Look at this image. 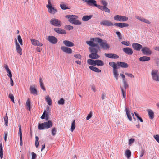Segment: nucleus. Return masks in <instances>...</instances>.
<instances>
[{
  "label": "nucleus",
  "instance_id": "864d4df0",
  "mask_svg": "<svg viewBox=\"0 0 159 159\" xmlns=\"http://www.w3.org/2000/svg\"><path fill=\"white\" fill-rule=\"evenodd\" d=\"M57 130L55 128H52V134L53 136H54L56 133Z\"/></svg>",
  "mask_w": 159,
  "mask_h": 159
},
{
  "label": "nucleus",
  "instance_id": "3c124183",
  "mask_svg": "<svg viewBox=\"0 0 159 159\" xmlns=\"http://www.w3.org/2000/svg\"><path fill=\"white\" fill-rule=\"evenodd\" d=\"M101 3L103 5V6H107V3L105 0H102L101 1Z\"/></svg>",
  "mask_w": 159,
  "mask_h": 159
},
{
  "label": "nucleus",
  "instance_id": "20e7f679",
  "mask_svg": "<svg viewBox=\"0 0 159 159\" xmlns=\"http://www.w3.org/2000/svg\"><path fill=\"white\" fill-rule=\"evenodd\" d=\"M95 39L96 41H97L98 43H100V46L102 47L103 49L107 50L109 49L110 46L107 43L106 40H103L98 38H95Z\"/></svg>",
  "mask_w": 159,
  "mask_h": 159
},
{
  "label": "nucleus",
  "instance_id": "7c9ffc66",
  "mask_svg": "<svg viewBox=\"0 0 159 159\" xmlns=\"http://www.w3.org/2000/svg\"><path fill=\"white\" fill-rule=\"evenodd\" d=\"M89 68L92 70L95 71L96 72L99 73V72H100L101 71V70H100L98 69L97 67L93 66H89Z\"/></svg>",
  "mask_w": 159,
  "mask_h": 159
},
{
  "label": "nucleus",
  "instance_id": "338daca9",
  "mask_svg": "<svg viewBox=\"0 0 159 159\" xmlns=\"http://www.w3.org/2000/svg\"><path fill=\"white\" fill-rule=\"evenodd\" d=\"M144 153H145L144 150L142 149L140 152V157H143V156Z\"/></svg>",
  "mask_w": 159,
  "mask_h": 159
},
{
  "label": "nucleus",
  "instance_id": "a211bd4d",
  "mask_svg": "<svg viewBox=\"0 0 159 159\" xmlns=\"http://www.w3.org/2000/svg\"><path fill=\"white\" fill-rule=\"evenodd\" d=\"M123 51L125 53L128 55H132L133 53L132 49L129 47L124 48L123 49Z\"/></svg>",
  "mask_w": 159,
  "mask_h": 159
},
{
  "label": "nucleus",
  "instance_id": "09e8293b",
  "mask_svg": "<svg viewBox=\"0 0 159 159\" xmlns=\"http://www.w3.org/2000/svg\"><path fill=\"white\" fill-rule=\"evenodd\" d=\"M61 8L63 10H66L68 9V8L66 6V5L64 4H61L60 5Z\"/></svg>",
  "mask_w": 159,
  "mask_h": 159
},
{
  "label": "nucleus",
  "instance_id": "c03bdc74",
  "mask_svg": "<svg viewBox=\"0 0 159 159\" xmlns=\"http://www.w3.org/2000/svg\"><path fill=\"white\" fill-rule=\"evenodd\" d=\"M121 43L122 44L126 46H129L130 45V42L128 41H123L121 42Z\"/></svg>",
  "mask_w": 159,
  "mask_h": 159
},
{
  "label": "nucleus",
  "instance_id": "f03ea898",
  "mask_svg": "<svg viewBox=\"0 0 159 159\" xmlns=\"http://www.w3.org/2000/svg\"><path fill=\"white\" fill-rule=\"evenodd\" d=\"M86 43L92 47L89 48V50L91 53H97L99 48V45L95 44L91 41H87L86 42Z\"/></svg>",
  "mask_w": 159,
  "mask_h": 159
},
{
  "label": "nucleus",
  "instance_id": "a878e982",
  "mask_svg": "<svg viewBox=\"0 0 159 159\" xmlns=\"http://www.w3.org/2000/svg\"><path fill=\"white\" fill-rule=\"evenodd\" d=\"M63 43L66 46L71 47L74 46V44L72 42L68 40H64Z\"/></svg>",
  "mask_w": 159,
  "mask_h": 159
},
{
  "label": "nucleus",
  "instance_id": "6ab92c4d",
  "mask_svg": "<svg viewBox=\"0 0 159 159\" xmlns=\"http://www.w3.org/2000/svg\"><path fill=\"white\" fill-rule=\"evenodd\" d=\"M105 56L111 58L117 59L119 58L118 55L113 53H105Z\"/></svg>",
  "mask_w": 159,
  "mask_h": 159
},
{
  "label": "nucleus",
  "instance_id": "8fccbe9b",
  "mask_svg": "<svg viewBox=\"0 0 159 159\" xmlns=\"http://www.w3.org/2000/svg\"><path fill=\"white\" fill-rule=\"evenodd\" d=\"M134 114L135 116L141 122H143V120L142 118L139 116V115L135 112H134Z\"/></svg>",
  "mask_w": 159,
  "mask_h": 159
},
{
  "label": "nucleus",
  "instance_id": "412c9836",
  "mask_svg": "<svg viewBox=\"0 0 159 159\" xmlns=\"http://www.w3.org/2000/svg\"><path fill=\"white\" fill-rule=\"evenodd\" d=\"M98 8L102 11H104L106 12L109 13L110 12V10L107 7V6H102L99 5L98 6Z\"/></svg>",
  "mask_w": 159,
  "mask_h": 159
},
{
  "label": "nucleus",
  "instance_id": "49530a36",
  "mask_svg": "<svg viewBox=\"0 0 159 159\" xmlns=\"http://www.w3.org/2000/svg\"><path fill=\"white\" fill-rule=\"evenodd\" d=\"M65 28L66 29L68 30H72L73 29V27L72 26L67 25L65 26Z\"/></svg>",
  "mask_w": 159,
  "mask_h": 159
},
{
  "label": "nucleus",
  "instance_id": "9b49d317",
  "mask_svg": "<svg viewBox=\"0 0 159 159\" xmlns=\"http://www.w3.org/2000/svg\"><path fill=\"white\" fill-rule=\"evenodd\" d=\"M87 3L88 4L91 6H94L98 8V5L96 4L97 2L95 0H82Z\"/></svg>",
  "mask_w": 159,
  "mask_h": 159
},
{
  "label": "nucleus",
  "instance_id": "cd10ccee",
  "mask_svg": "<svg viewBox=\"0 0 159 159\" xmlns=\"http://www.w3.org/2000/svg\"><path fill=\"white\" fill-rule=\"evenodd\" d=\"M30 91L31 93L33 94H37V90L34 85L30 86Z\"/></svg>",
  "mask_w": 159,
  "mask_h": 159
},
{
  "label": "nucleus",
  "instance_id": "2eb2a0df",
  "mask_svg": "<svg viewBox=\"0 0 159 159\" xmlns=\"http://www.w3.org/2000/svg\"><path fill=\"white\" fill-rule=\"evenodd\" d=\"M30 40L31 42V43L34 45L39 46H43L42 43L40 42L38 40H35L33 39H31Z\"/></svg>",
  "mask_w": 159,
  "mask_h": 159
},
{
  "label": "nucleus",
  "instance_id": "1a4fd4ad",
  "mask_svg": "<svg viewBox=\"0 0 159 159\" xmlns=\"http://www.w3.org/2000/svg\"><path fill=\"white\" fill-rule=\"evenodd\" d=\"M141 51L144 55H150L152 53V52L148 47H144L142 48Z\"/></svg>",
  "mask_w": 159,
  "mask_h": 159
},
{
  "label": "nucleus",
  "instance_id": "4d7b16f0",
  "mask_svg": "<svg viewBox=\"0 0 159 159\" xmlns=\"http://www.w3.org/2000/svg\"><path fill=\"white\" fill-rule=\"evenodd\" d=\"M135 141V139L133 138H131L129 140V144L131 145Z\"/></svg>",
  "mask_w": 159,
  "mask_h": 159
},
{
  "label": "nucleus",
  "instance_id": "680f3d73",
  "mask_svg": "<svg viewBox=\"0 0 159 159\" xmlns=\"http://www.w3.org/2000/svg\"><path fill=\"white\" fill-rule=\"evenodd\" d=\"M92 116V112L91 111H90L89 114L88 115L87 117H86V120H89L90 119Z\"/></svg>",
  "mask_w": 159,
  "mask_h": 159
},
{
  "label": "nucleus",
  "instance_id": "aec40b11",
  "mask_svg": "<svg viewBox=\"0 0 159 159\" xmlns=\"http://www.w3.org/2000/svg\"><path fill=\"white\" fill-rule=\"evenodd\" d=\"M114 25L120 28L127 27L129 26L128 24L124 23H115L114 24Z\"/></svg>",
  "mask_w": 159,
  "mask_h": 159
},
{
  "label": "nucleus",
  "instance_id": "5fc2aeb1",
  "mask_svg": "<svg viewBox=\"0 0 159 159\" xmlns=\"http://www.w3.org/2000/svg\"><path fill=\"white\" fill-rule=\"evenodd\" d=\"M124 87L125 89H126L128 87V85L126 82V80H124V81H123Z\"/></svg>",
  "mask_w": 159,
  "mask_h": 159
},
{
  "label": "nucleus",
  "instance_id": "58836bf2",
  "mask_svg": "<svg viewBox=\"0 0 159 159\" xmlns=\"http://www.w3.org/2000/svg\"><path fill=\"white\" fill-rule=\"evenodd\" d=\"M117 69L113 70V75L116 80H117L118 79V76L119 75V74L118 73V71Z\"/></svg>",
  "mask_w": 159,
  "mask_h": 159
},
{
  "label": "nucleus",
  "instance_id": "5701e85b",
  "mask_svg": "<svg viewBox=\"0 0 159 159\" xmlns=\"http://www.w3.org/2000/svg\"><path fill=\"white\" fill-rule=\"evenodd\" d=\"M89 57L92 59H96L100 57V56L97 53H91L89 55Z\"/></svg>",
  "mask_w": 159,
  "mask_h": 159
},
{
  "label": "nucleus",
  "instance_id": "f8f14e48",
  "mask_svg": "<svg viewBox=\"0 0 159 159\" xmlns=\"http://www.w3.org/2000/svg\"><path fill=\"white\" fill-rule=\"evenodd\" d=\"M15 45L17 52L20 55L22 54V50L21 48L20 47V45L17 41L16 39Z\"/></svg>",
  "mask_w": 159,
  "mask_h": 159
},
{
  "label": "nucleus",
  "instance_id": "6e6d98bb",
  "mask_svg": "<svg viewBox=\"0 0 159 159\" xmlns=\"http://www.w3.org/2000/svg\"><path fill=\"white\" fill-rule=\"evenodd\" d=\"M153 137L156 141L159 143V135L158 134L154 135Z\"/></svg>",
  "mask_w": 159,
  "mask_h": 159
},
{
  "label": "nucleus",
  "instance_id": "c9c22d12",
  "mask_svg": "<svg viewBox=\"0 0 159 159\" xmlns=\"http://www.w3.org/2000/svg\"><path fill=\"white\" fill-rule=\"evenodd\" d=\"M92 17V16L89 15V16H83L82 18V20L85 21H86L89 20V19H90Z\"/></svg>",
  "mask_w": 159,
  "mask_h": 159
},
{
  "label": "nucleus",
  "instance_id": "2f4dec72",
  "mask_svg": "<svg viewBox=\"0 0 159 159\" xmlns=\"http://www.w3.org/2000/svg\"><path fill=\"white\" fill-rule=\"evenodd\" d=\"M39 81L40 83V85L42 89H43V91H45L46 89L44 86L43 81L41 77H39Z\"/></svg>",
  "mask_w": 159,
  "mask_h": 159
},
{
  "label": "nucleus",
  "instance_id": "b1692460",
  "mask_svg": "<svg viewBox=\"0 0 159 159\" xmlns=\"http://www.w3.org/2000/svg\"><path fill=\"white\" fill-rule=\"evenodd\" d=\"M135 17L136 19H138L140 21L144 22L146 23L149 24L150 23V22L148 20L146 19L145 18H144L143 17H141L136 16Z\"/></svg>",
  "mask_w": 159,
  "mask_h": 159
},
{
  "label": "nucleus",
  "instance_id": "c85d7f7f",
  "mask_svg": "<svg viewBox=\"0 0 159 159\" xmlns=\"http://www.w3.org/2000/svg\"><path fill=\"white\" fill-rule=\"evenodd\" d=\"M150 60V58L149 57L144 56L141 57L139 58V60L141 61H149Z\"/></svg>",
  "mask_w": 159,
  "mask_h": 159
},
{
  "label": "nucleus",
  "instance_id": "a18cd8bd",
  "mask_svg": "<svg viewBox=\"0 0 159 159\" xmlns=\"http://www.w3.org/2000/svg\"><path fill=\"white\" fill-rule=\"evenodd\" d=\"M35 146L36 148H38V147L39 143V138L37 136H36L35 137Z\"/></svg>",
  "mask_w": 159,
  "mask_h": 159
},
{
  "label": "nucleus",
  "instance_id": "774afa93",
  "mask_svg": "<svg viewBox=\"0 0 159 159\" xmlns=\"http://www.w3.org/2000/svg\"><path fill=\"white\" fill-rule=\"evenodd\" d=\"M0 152H3V145L2 143L0 142Z\"/></svg>",
  "mask_w": 159,
  "mask_h": 159
},
{
  "label": "nucleus",
  "instance_id": "c756f323",
  "mask_svg": "<svg viewBox=\"0 0 159 159\" xmlns=\"http://www.w3.org/2000/svg\"><path fill=\"white\" fill-rule=\"evenodd\" d=\"M149 118L151 119H153L154 117V113L153 112L151 109H148L147 110Z\"/></svg>",
  "mask_w": 159,
  "mask_h": 159
},
{
  "label": "nucleus",
  "instance_id": "7ed1b4c3",
  "mask_svg": "<svg viewBox=\"0 0 159 159\" xmlns=\"http://www.w3.org/2000/svg\"><path fill=\"white\" fill-rule=\"evenodd\" d=\"M52 126V123L51 120L44 122L38 125V128L39 130L43 129H48Z\"/></svg>",
  "mask_w": 159,
  "mask_h": 159
},
{
  "label": "nucleus",
  "instance_id": "393cba45",
  "mask_svg": "<svg viewBox=\"0 0 159 159\" xmlns=\"http://www.w3.org/2000/svg\"><path fill=\"white\" fill-rule=\"evenodd\" d=\"M48 8V12L51 14H54L57 11V10L53 7H52Z\"/></svg>",
  "mask_w": 159,
  "mask_h": 159
},
{
  "label": "nucleus",
  "instance_id": "0e129e2a",
  "mask_svg": "<svg viewBox=\"0 0 159 159\" xmlns=\"http://www.w3.org/2000/svg\"><path fill=\"white\" fill-rule=\"evenodd\" d=\"M32 159H35L37 157L36 154L34 152H32Z\"/></svg>",
  "mask_w": 159,
  "mask_h": 159
},
{
  "label": "nucleus",
  "instance_id": "ddd939ff",
  "mask_svg": "<svg viewBox=\"0 0 159 159\" xmlns=\"http://www.w3.org/2000/svg\"><path fill=\"white\" fill-rule=\"evenodd\" d=\"M54 30L57 33L60 34H65L66 33L65 30L61 28H55L54 29Z\"/></svg>",
  "mask_w": 159,
  "mask_h": 159
},
{
  "label": "nucleus",
  "instance_id": "423d86ee",
  "mask_svg": "<svg viewBox=\"0 0 159 159\" xmlns=\"http://www.w3.org/2000/svg\"><path fill=\"white\" fill-rule=\"evenodd\" d=\"M51 25L56 27H61L62 25V23L60 20L56 18H52L50 21Z\"/></svg>",
  "mask_w": 159,
  "mask_h": 159
},
{
  "label": "nucleus",
  "instance_id": "de8ad7c7",
  "mask_svg": "<svg viewBox=\"0 0 159 159\" xmlns=\"http://www.w3.org/2000/svg\"><path fill=\"white\" fill-rule=\"evenodd\" d=\"M18 41L21 45H23L22 40L21 39V37L20 35H19L17 37Z\"/></svg>",
  "mask_w": 159,
  "mask_h": 159
},
{
  "label": "nucleus",
  "instance_id": "37998d69",
  "mask_svg": "<svg viewBox=\"0 0 159 159\" xmlns=\"http://www.w3.org/2000/svg\"><path fill=\"white\" fill-rule=\"evenodd\" d=\"M75 127V121L74 120L72 123L71 126V131L72 132H73Z\"/></svg>",
  "mask_w": 159,
  "mask_h": 159
},
{
  "label": "nucleus",
  "instance_id": "473e14b6",
  "mask_svg": "<svg viewBox=\"0 0 159 159\" xmlns=\"http://www.w3.org/2000/svg\"><path fill=\"white\" fill-rule=\"evenodd\" d=\"M41 118L42 119L45 118L46 120H48V114L46 111L45 110L44 111L41 117Z\"/></svg>",
  "mask_w": 159,
  "mask_h": 159
},
{
  "label": "nucleus",
  "instance_id": "bb28decb",
  "mask_svg": "<svg viewBox=\"0 0 159 159\" xmlns=\"http://www.w3.org/2000/svg\"><path fill=\"white\" fill-rule=\"evenodd\" d=\"M19 134L20 137V145L22 146L23 145L22 137L21 126L20 125L19 126Z\"/></svg>",
  "mask_w": 159,
  "mask_h": 159
},
{
  "label": "nucleus",
  "instance_id": "4be33fe9",
  "mask_svg": "<svg viewBox=\"0 0 159 159\" xmlns=\"http://www.w3.org/2000/svg\"><path fill=\"white\" fill-rule=\"evenodd\" d=\"M118 65L121 67L126 68L129 67V65L125 62H117Z\"/></svg>",
  "mask_w": 159,
  "mask_h": 159
},
{
  "label": "nucleus",
  "instance_id": "f3484780",
  "mask_svg": "<svg viewBox=\"0 0 159 159\" xmlns=\"http://www.w3.org/2000/svg\"><path fill=\"white\" fill-rule=\"evenodd\" d=\"M125 111H126V114L128 118L129 119V120L130 121H131L132 120V116H131V114L133 116V117L134 118V115L133 113H131V114L130 113V111L126 107L125 108Z\"/></svg>",
  "mask_w": 159,
  "mask_h": 159
},
{
  "label": "nucleus",
  "instance_id": "13d9d810",
  "mask_svg": "<svg viewBox=\"0 0 159 159\" xmlns=\"http://www.w3.org/2000/svg\"><path fill=\"white\" fill-rule=\"evenodd\" d=\"M125 75H127L128 76L130 77V78H133L134 77V76L132 74L130 73H125Z\"/></svg>",
  "mask_w": 159,
  "mask_h": 159
},
{
  "label": "nucleus",
  "instance_id": "603ef678",
  "mask_svg": "<svg viewBox=\"0 0 159 159\" xmlns=\"http://www.w3.org/2000/svg\"><path fill=\"white\" fill-rule=\"evenodd\" d=\"M58 103L60 105H63L64 103V100L62 98H61L60 99V100L58 101Z\"/></svg>",
  "mask_w": 159,
  "mask_h": 159
},
{
  "label": "nucleus",
  "instance_id": "a19ab883",
  "mask_svg": "<svg viewBox=\"0 0 159 159\" xmlns=\"http://www.w3.org/2000/svg\"><path fill=\"white\" fill-rule=\"evenodd\" d=\"M46 100L48 105H51L52 104V101L50 98L48 96H47L46 98Z\"/></svg>",
  "mask_w": 159,
  "mask_h": 159
},
{
  "label": "nucleus",
  "instance_id": "0eeeda50",
  "mask_svg": "<svg viewBox=\"0 0 159 159\" xmlns=\"http://www.w3.org/2000/svg\"><path fill=\"white\" fill-rule=\"evenodd\" d=\"M115 20L120 22H124L127 21L128 18L127 17L120 15H115L114 17Z\"/></svg>",
  "mask_w": 159,
  "mask_h": 159
},
{
  "label": "nucleus",
  "instance_id": "69168bd1",
  "mask_svg": "<svg viewBox=\"0 0 159 159\" xmlns=\"http://www.w3.org/2000/svg\"><path fill=\"white\" fill-rule=\"evenodd\" d=\"M74 56L76 58L79 59H81L82 57L81 55L80 54H75Z\"/></svg>",
  "mask_w": 159,
  "mask_h": 159
},
{
  "label": "nucleus",
  "instance_id": "9d476101",
  "mask_svg": "<svg viewBox=\"0 0 159 159\" xmlns=\"http://www.w3.org/2000/svg\"><path fill=\"white\" fill-rule=\"evenodd\" d=\"M100 25H101L107 26H112L114 25L111 22L107 20H105L101 21L100 22Z\"/></svg>",
  "mask_w": 159,
  "mask_h": 159
},
{
  "label": "nucleus",
  "instance_id": "39448f33",
  "mask_svg": "<svg viewBox=\"0 0 159 159\" xmlns=\"http://www.w3.org/2000/svg\"><path fill=\"white\" fill-rule=\"evenodd\" d=\"M151 75L153 80L157 82H159V72L158 70L156 69L152 70Z\"/></svg>",
  "mask_w": 159,
  "mask_h": 159
},
{
  "label": "nucleus",
  "instance_id": "bf43d9fd",
  "mask_svg": "<svg viewBox=\"0 0 159 159\" xmlns=\"http://www.w3.org/2000/svg\"><path fill=\"white\" fill-rule=\"evenodd\" d=\"M121 91L122 92L123 96L124 98H125V97L126 96V93L125 92L123 89L122 87H121Z\"/></svg>",
  "mask_w": 159,
  "mask_h": 159
},
{
  "label": "nucleus",
  "instance_id": "f704fd0d",
  "mask_svg": "<svg viewBox=\"0 0 159 159\" xmlns=\"http://www.w3.org/2000/svg\"><path fill=\"white\" fill-rule=\"evenodd\" d=\"M26 106L27 107V109L29 111H30L31 109L30 102L29 98H28L26 101Z\"/></svg>",
  "mask_w": 159,
  "mask_h": 159
},
{
  "label": "nucleus",
  "instance_id": "ea45409f",
  "mask_svg": "<svg viewBox=\"0 0 159 159\" xmlns=\"http://www.w3.org/2000/svg\"><path fill=\"white\" fill-rule=\"evenodd\" d=\"M125 155L127 158H129L131 156V152L129 150H126L125 152Z\"/></svg>",
  "mask_w": 159,
  "mask_h": 159
},
{
  "label": "nucleus",
  "instance_id": "052dcab7",
  "mask_svg": "<svg viewBox=\"0 0 159 159\" xmlns=\"http://www.w3.org/2000/svg\"><path fill=\"white\" fill-rule=\"evenodd\" d=\"M116 34L117 35L119 39H122V36L120 32L119 31H117L116 32Z\"/></svg>",
  "mask_w": 159,
  "mask_h": 159
},
{
  "label": "nucleus",
  "instance_id": "79ce46f5",
  "mask_svg": "<svg viewBox=\"0 0 159 159\" xmlns=\"http://www.w3.org/2000/svg\"><path fill=\"white\" fill-rule=\"evenodd\" d=\"M4 120L5 122L6 126H7L8 119L7 116V113H6L5 116L4 117Z\"/></svg>",
  "mask_w": 159,
  "mask_h": 159
},
{
  "label": "nucleus",
  "instance_id": "4468645a",
  "mask_svg": "<svg viewBox=\"0 0 159 159\" xmlns=\"http://www.w3.org/2000/svg\"><path fill=\"white\" fill-rule=\"evenodd\" d=\"M132 46L134 49L137 51H140L142 48L141 45L137 43H133Z\"/></svg>",
  "mask_w": 159,
  "mask_h": 159
},
{
  "label": "nucleus",
  "instance_id": "6e6552de",
  "mask_svg": "<svg viewBox=\"0 0 159 159\" xmlns=\"http://www.w3.org/2000/svg\"><path fill=\"white\" fill-rule=\"evenodd\" d=\"M47 40L52 44H56L57 41V39L54 36H49L46 39Z\"/></svg>",
  "mask_w": 159,
  "mask_h": 159
},
{
  "label": "nucleus",
  "instance_id": "e433bc0d",
  "mask_svg": "<svg viewBox=\"0 0 159 159\" xmlns=\"http://www.w3.org/2000/svg\"><path fill=\"white\" fill-rule=\"evenodd\" d=\"M109 65L113 68V70L117 69V63L116 64L114 62H110L109 63Z\"/></svg>",
  "mask_w": 159,
  "mask_h": 159
},
{
  "label": "nucleus",
  "instance_id": "dca6fc26",
  "mask_svg": "<svg viewBox=\"0 0 159 159\" xmlns=\"http://www.w3.org/2000/svg\"><path fill=\"white\" fill-rule=\"evenodd\" d=\"M61 49L64 52L68 54H71L72 52L71 48L65 46H62Z\"/></svg>",
  "mask_w": 159,
  "mask_h": 159
},
{
  "label": "nucleus",
  "instance_id": "f257e3e1",
  "mask_svg": "<svg viewBox=\"0 0 159 159\" xmlns=\"http://www.w3.org/2000/svg\"><path fill=\"white\" fill-rule=\"evenodd\" d=\"M67 18L69 19L68 21L73 24L76 25H80L81 24V22L77 19L78 16L75 15H68L65 16Z\"/></svg>",
  "mask_w": 159,
  "mask_h": 159
},
{
  "label": "nucleus",
  "instance_id": "4c0bfd02",
  "mask_svg": "<svg viewBox=\"0 0 159 159\" xmlns=\"http://www.w3.org/2000/svg\"><path fill=\"white\" fill-rule=\"evenodd\" d=\"M95 63L96 65H97L98 66H102L104 65V63L103 62L99 60H95Z\"/></svg>",
  "mask_w": 159,
  "mask_h": 159
},
{
  "label": "nucleus",
  "instance_id": "72a5a7b5",
  "mask_svg": "<svg viewBox=\"0 0 159 159\" xmlns=\"http://www.w3.org/2000/svg\"><path fill=\"white\" fill-rule=\"evenodd\" d=\"M87 63L90 65L95 66V60L91 59H89L87 61Z\"/></svg>",
  "mask_w": 159,
  "mask_h": 159
},
{
  "label": "nucleus",
  "instance_id": "e2e57ef3",
  "mask_svg": "<svg viewBox=\"0 0 159 159\" xmlns=\"http://www.w3.org/2000/svg\"><path fill=\"white\" fill-rule=\"evenodd\" d=\"M48 4L46 5V7L47 8L52 7V3L50 1H48Z\"/></svg>",
  "mask_w": 159,
  "mask_h": 159
}]
</instances>
